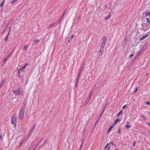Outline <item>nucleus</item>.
<instances>
[{"label": "nucleus", "instance_id": "f704fd0d", "mask_svg": "<svg viewBox=\"0 0 150 150\" xmlns=\"http://www.w3.org/2000/svg\"><path fill=\"white\" fill-rule=\"evenodd\" d=\"M141 117L142 118H143L144 119H145V116L144 115H141Z\"/></svg>", "mask_w": 150, "mask_h": 150}, {"label": "nucleus", "instance_id": "3c124183", "mask_svg": "<svg viewBox=\"0 0 150 150\" xmlns=\"http://www.w3.org/2000/svg\"><path fill=\"white\" fill-rule=\"evenodd\" d=\"M91 93H90V95H89L90 97H91Z\"/></svg>", "mask_w": 150, "mask_h": 150}, {"label": "nucleus", "instance_id": "ddd939ff", "mask_svg": "<svg viewBox=\"0 0 150 150\" xmlns=\"http://www.w3.org/2000/svg\"><path fill=\"white\" fill-rule=\"evenodd\" d=\"M4 1L5 0H4L0 4V6H1V7H2L3 6L4 4Z\"/></svg>", "mask_w": 150, "mask_h": 150}, {"label": "nucleus", "instance_id": "5701e85b", "mask_svg": "<svg viewBox=\"0 0 150 150\" xmlns=\"http://www.w3.org/2000/svg\"><path fill=\"white\" fill-rule=\"evenodd\" d=\"M146 21L148 23L150 24V20H149V18H146Z\"/></svg>", "mask_w": 150, "mask_h": 150}, {"label": "nucleus", "instance_id": "e433bc0d", "mask_svg": "<svg viewBox=\"0 0 150 150\" xmlns=\"http://www.w3.org/2000/svg\"><path fill=\"white\" fill-rule=\"evenodd\" d=\"M54 24V23H52V24H51L50 26H49V28H50V27H51V26H52Z\"/></svg>", "mask_w": 150, "mask_h": 150}, {"label": "nucleus", "instance_id": "1a4fd4ad", "mask_svg": "<svg viewBox=\"0 0 150 150\" xmlns=\"http://www.w3.org/2000/svg\"><path fill=\"white\" fill-rule=\"evenodd\" d=\"M36 125L35 124L33 127L31 129L30 131V132L32 133L34 129H35V127L36 126Z\"/></svg>", "mask_w": 150, "mask_h": 150}, {"label": "nucleus", "instance_id": "8fccbe9b", "mask_svg": "<svg viewBox=\"0 0 150 150\" xmlns=\"http://www.w3.org/2000/svg\"><path fill=\"white\" fill-rule=\"evenodd\" d=\"M129 124V122H127V125H128Z\"/></svg>", "mask_w": 150, "mask_h": 150}, {"label": "nucleus", "instance_id": "4c0bfd02", "mask_svg": "<svg viewBox=\"0 0 150 150\" xmlns=\"http://www.w3.org/2000/svg\"><path fill=\"white\" fill-rule=\"evenodd\" d=\"M3 85L0 83V89L2 88Z\"/></svg>", "mask_w": 150, "mask_h": 150}, {"label": "nucleus", "instance_id": "20e7f679", "mask_svg": "<svg viewBox=\"0 0 150 150\" xmlns=\"http://www.w3.org/2000/svg\"><path fill=\"white\" fill-rule=\"evenodd\" d=\"M84 65V64H83L81 66V67H80V69L79 70V74H78V77L77 78V80H76V86H77V83H78V79H79V76H80V75L81 74V71H82L83 70V69Z\"/></svg>", "mask_w": 150, "mask_h": 150}, {"label": "nucleus", "instance_id": "c85d7f7f", "mask_svg": "<svg viewBox=\"0 0 150 150\" xmlns=\"http://www.w3.org/2000/svg\"><path fill=\"white\" fill-rule=\"evenodd\" d=\"M108 147V149H109V148H110V147L109 146L108 147V144H107V145H106L105 148H107Z\"/></svg>", "mask_w": 150, "mask_h": 150}, {"label": "nucleus", "instance_id": "6e6d98bb", "mask_svg": "<svg viewBox=\"0 0 150 150\" xmlns=\"http://www.w3.org/2000/svg\"><path fill=\"white\" fill-rule=\"evenodd\" d=\"M10 28H11V27H10V28H9V30H10ZM9 31H10V30H9Z\"/></svg>", "mask_w": 150, "mask_h": 150}, {"label": "nucleus", "instance_id": "de8ad7c7", "mask_svg": "<svg viewBox=\"0 0 150 150\" xmlns=\"http://www.w3.org/2000/svg\"><path fill=\"white\" fill-rule=\"evenodd\" d=\"M103 111H104V110H103V111L102 112H101V115H102V114H103Z\"/></svg>", "mask_w": 150, "mask_h": 150}, {"label": "nucleus", "instance_id": "473e14b6", "mask_svg": "<svg viewBox=\"0 0 150 150\" xmlns=\"http://www.w3.org/2000/svg\"><path fill=\"white\" fill-rule=\"evenodd\" d=\"M103 48H102V47H100V51L101 52H103Z\"/></svg>", "mask_w": 150, "mask_h": 150}, {"label": "nucleus", "instance_id": "f257e3e1", "mask_svg": "<svg viewBox=\"0 0 150 150\" xmlns=\"http://www.w3.org/2000/svg\"><path fill=\"white\" fill-rule=\"evenodd\" d=\"M25 113V109L23 108H21L20 110L18 116L19 118L22 120L23 119Z\"/></svg>", "mask_w": 150, "mask_h": 150}, {"label": "nucleus", "instance_id": "72a5a7b5", "mask_svg": "<svg viewBox=\"0 0 150 150\" xmlns=\"http://www.w3.org/2000/svg\"><path fill=\"white\" fill-rule=\"evenodd\" d=\"M133 56H134V54H130L129 57L130 58V57H133Z\"/></svg>", "mask_w": 150, "mask_h": 150}, {"label": "nucleus", "instance_id": "393cba45", "mask_svg": "<svg viewBox=\"0 0 150 150\" xmlns=\"http://www.w3.org/2000/svg\"><path fill=\"white\" fill-rule=\"evenodd\" d=\"M8 59L6 57L4 60V62H6L7 60H8Z\"/></svg>", "mask_w": 150, "mask_h": 150}, {"label": "nucleus", "instance_id": "412c9836", "mask_svg": "<svg viewBox=\"0 0 150 150\" xmlns=\"http://www.w3.org/2000/svg\"><path fill=\"white\" fill-rule=\"evenodd\" d=\"M130 127H131L129 125H126L125 126V127H126V128H130Z\"/></svg>", "mask_w": 150, "mask_h": 150}, {"label": "nucleus", "instance_id": "bb28decb", "mask_svg": "<svg viewBox=\"0 0 150 150\" xmlns=\"http://www.w3.org/2000/svg\"><path fill=\"white\" fill-rule=\"evenodd\" d=\"M32 132H29V134L28 135V137H30V136L32 134Z\"/></svg>", "mask_w": 150, "mask_h": 150}, {"label": "nucleus", "instance_id": "6e6552de", "mask_svg": "<svg viewBox=\"0 0 150 150\" xmlns=\"http://www.w3.org/2000/svg\"><path fill=\"white\" fill-rule=\"evenodd\" d=\"M28 47H29V46L28 45H25L23 48V49L24 50V51H26Z\"/></svg>", "mask_w": 150, "mask_h": 150}, {"label": "nucleus", "instance_id": "864d4df0", "mask_svg": "<svg viewBox=\"0 0 150 150\" xmlns=\"http://www.w3.org/2000/svg\"><path fill=\"white\" fill-rule=\"evenodd\" d=\"M147 124L150 126V123H147Z\"/></svg>", "mask_w": 150, "mask_h": 150}, {"label": "nucleus", "instance_id": "9d476101", "mask_svg": "<svg viewBox=\"0 0 150 150\" xmlns=\"http://www.w3.org/2000/svg\"><path fill=\"white\" fill-rule=\"evenodd\" d=\"M145 15L146 16H149L150 17V11H147L145 13Z\"/></svg>", "mask_w": 150, "mask_h": 150}, {"label": "nucleus", "instance_id": "09e8293b", "mask_svg": "<svg viewBox=\"0 0 150 150\" xmlns=\"http://www.w3.org/2000/svg\"><path fill=\"white\" fill-rule=\"evenodd\" d=\"M73 36H72L71 37V39H73Z\"/></svg>", "mask_w": 150, "mask_h": 150}, {"label": "nucleus", "instance_id": "6ab92c4d", "mask_svg": "<svg viewBox=\"0 0 150 150\" xmlns=\"http://www.w3.org/2000/svg\"><path fill=\"white\" fill-rule=\"evenodd\" d=\"M120 121V120L119 119H116V120L115 121V124H117V122H118V121Z\"/></svg>", "mask_w": 150, "mask_h": 150}, {"label": "nucleus", "instance_id": "49530a36", "mask_svg": "<svg viewBox=\"0 0 150 150\" xmlns=\"http://www.w3.org/2000/svg\"><path fill=\"white\" fill-rule=\"evenodd\" d=\"M26 103V101H24V102H23V103L24 104H25Z\"/></svg>", "mask_w": 150, "mask_h": 150}, {"label": "nucleus", "instance_id": "39448f33", "mask_svg": "<svg viewBox=\"0 0 150 150\" xmlns=\"http://www.w3.org/2000/svg\"><path fill=\"white\" fill-rule=\"evenodd\" d=\"M148 28V27L147 26L143 25L142 28V30L144 31H146Z\"/></svg>", "mask_w": 150, "mask_h": 150}, {"label": "nucleus", "instance_id": "13d9d810", "mask_svg": "<svg viewBox=\"0 0 150 150\" xmlns=\"http://www.w3.org/2000/svg\"><path fill=\"white\" fill-rule=\"evenodd\" d=\"M116 149V150H118V149Z\"/></svg>", "mask_w": 150, "mask_h": 150}, {"label": "nucleus", "instance_id": "ea45409f", "mask_svg": "<svg viewBox=\"0 0 150 150\" xmlns=\"http://www.w3.org/2000/svg\"><path fill=\"white\" fill-rule=\"evenodd\" d=\"M137 89H138V87H137V88H136V89H135V91H134V92H135V93H136V92H137Z\"/></svg>", "mask_w": 150, "mask_h": 150}, {"label": "nucleus", "instance_id": "603ef678", "mask_svg": "<svg viewBox=\"0 0 150 150\" xmlns=\"http://www.w3.org/2000/svg\"><path fill=\"white\" fill-rule=\"evenodd\" d=\"M148 113L149 114H150V111H148Z\"/></svg>", "mask_w": 150, "mask_h": 150}, {"label": "nucleus", "instance_id": "a878e982", "mask_svg": "<svg viewBox=\"0 0 150 150\" xmlns=\"http://www.w3.org/2000/svg\"><path fill=\"white\" fill-rule=\"evenodd\" d=\"M12 53V52H11V53H10V54L9 55H8V56L6 57V58H7L8 59V58L9 57H10V56L11 54Z\"/></svg>", "mask_w": 150, "mask_h": 150}, {"label": "nucleus", "instance_id": "7ed1b4c3", "mask_svg": "<svg viewBox=\"0 0 150 150\" xmlns=\"http://www.w3.org/2000/svg\"><path fill=\"white\" fill-rule=\"evenodd\" d=\"M13 93L16 96L22 95L23 94V92L21 90H20L19 89L16 90H14Z\"/></svg>", "mask_w": 150, "mask_h": 150}, {"label": "nucleus", "instance_id": "f03ea898", "mask_svg": "<svg viewBox=\"0 0 150 150\" xmlns=\"http://www.w3.org/2000/svg\"><path fill=\"white\" fill-rule=\"evenodd\" d=\"M16 115H13L12 116L11 118V123L12 124L15 125V127H16Z\"/></svg>", "mask_w": 150, "mask_h": 150}, {"label": "nucleus", "instance_id": "2f4dec72", "mask_svg": "<svg viewBox=\"0 0 150 150\" xmlns=\"http://www.w3.org/2000/svg\"><path fill=\"white\" fill-rule=\"evenodd\" d=\"M106 41L103 40L102 44H105L106 43Z\"/></svg>", "mask_w": 150, "mask_h": 150}, {"label": "nucleus", "instance_id": "c03bdc74", "mask_svg": "<svg viewBox=\"0 0 150 150\" xmlns=\"http://www.w3.org/2000/svg\"><path fill=\"white\" fill-rule=\"evenodd\" d=\"M146 103H147L148 105H149L150 104L149 103V102L148 101Z\"/></svg>", "mask_w": 150, "mask_h": 150}, {"label": "nucleus", "instance_id": "9b49d317", "mask_svg": "<svg viewBox=\"0 0 150 150\" xmlns=\"http://www.w3.org/2000/svg\"><path fill=\"white\" fill-rule=\"evenodd\" d=\"M9 35V32H8V33L7 34V36L5 38L4 40L5 42H6L7 41L8 38V36Z\"/></svg>", "mask_w": 150, "mask_h": 150}, {"label": "nucleus", "instance_id": "423d86ee", "mask_svg": "<svg viewBox=\"0 0 150 150\" xmlns=\"http://www.w3.org/2000/svg\"><path fill=\"white\" fill-rule=\"evenodd\" d=\"M149 34H147V35H143L142 38H141L140 39V41L143 40L144 39L146 38L148 35Z\"/></svg>", "mask_w": 150, "mask_h": 150}, {"label": "nucleus", "instance_id": "b1692460", "mask_svg": "<svg viewBox=\"0 0 150 150\" xmlns=\"http://www.w3.org/2000/svg\"><path fill=\"white\" fill-rule=\"evenodd\" d=\"M107 38L106 37H104L103 38V40H105L106 41Z\"/></svg>", "mask_w": 150, "mask_h": 150}, {"label": "nucleus", "instance_id": "dca6fc26", "mask_svg": "<svg viewBox=\"0 0 150 150\" xmlns=\"http://www.w3.org/2000/svg\"><path fill=\"white\" fill-rule=\"evenodd\" d=\"M122 113V110H121L117 114V116H119L120 115H121Z\"/></svg>", "mask_w": 150, "mask_h": 150}, {"label": "nucleus", "instance_id": "37998d69", "mask_svg": "<svg viewBox=\"0 0 150 150\" xmlns=\"http://www.w3.org/2000/svg\"><path fill=\"white\" fill-rule=\"evenodd\" d=\"M28 65V63L26 64L24 66H25V67L26 66Z\"/></svg>", "mask_w": 150, "mask_h": 150}, {"label": "nucleus", "instance_id": "58836bf2", "mask_svg": "<svg viewBox=\"0 0 150 150\" xmlns=\"http://www.w3.org/2000/svg\"><path fill=\"white\" fill-rule=\"evenodd\" d=\"M29 137H28V136L26 138V139L25 140V141H26L29 138Z\"/></svg>", "mask_w": 150, "mask_h": 150}, {"label": "nucleus", "instance_id": "a19ab883", "mask_svg": "<svg viewBox=\"0 0 150 150\" xmlns=\"http://www.w3.org/2000/svg\"><path fill=\"white\" fill-rule=\"evenodd\" d=\"M104 6H105V8H107V7H108V6L107 5H105Z\"/></svg>", "mask_w": 150, "mask_h": 150}, {"label": "nucleus", "instance_id": "5fc2aeb1", "mask_svg": "<svg viewBox=\"0 0 150 150\" xmlns=\"http://www.w3.org/2000/svg\"><path fill=\"white\" fill-rule=\"evenodd\" d=\"M29 149H28V150H30V149L31 148H30V147H29Z\"/></svg>", "mask_w": 150, "mask_h": 150}, {"label": "nucleus", "instance_id": "4be33fe9", "mask_svg": "<svg viewBox=\"0 0 150 150\" xmlns=\"http://www.w3.org/2000/svg\"><path fill=\"white\" fill-rule=\"evenodd\" d=\"M18 0H13L11 1V3L12 4L15 2L17 1Z\"/></svg>", "mask_w": 150, "mask_h": 150}, {"label": "nucleus", "instance_id": "7c9ffc66", "mask_svg": "<svg viewBox=\"0 0 150 150\" xmlns=\"http://www.w3.org/2000/svg\"><path fill=\"white\" fill-rule=\"evenodd\" d=\"M136 144V143L135 142V141H134L133 143V146H135V144Z\"/></svg>", "mask_w": 150, "mask_h": 150}, {"label": "nucleus", "instance_id": "2eb2a0df", "mask_svg": "<svg viewBox=\"0 0 150 150\" xmlns=\"http://www.w3.org/2000/svg\"><path fill=\"white\" fill-rule=\"evenodd\" d=\"M39 42V40H36L34 41V43H33V45L36 44L38 42Z\"/></svg>", "mask_w": 150, "mask_h": 150}, {"label": "nucleus", "instance_id": "0eeeda50", "mask_svg": "<svg viewBox=\"0 0 150 150\" xmlns=\"http://www.w3.org/2000/svg\"><path fill=\"white\" fill-rule=\"evenodd\" d=\"M115 124H113L112 125L110 126V128L109 130L108 131V132H110V131L111 129H112L115 126Z\"/></svg>", "mask_w": 150, "mask_h": 150}, {"label": "nucleus", "instance_id": "c756f323", "mask_svg": "<svg viewBox=\"0 0 150 150\" xmlns=\"http://www.w3.org/2000/svg\"><path fill=\"white\" fill-rule=\"evenodd\" d=\"M105 44H102L101 45V47H102V48H104V47L105 46Z\"/></svg>", "mask_w": 150, "mask_h": 150}, {"label": "nucleus", "instance_id": "aec40b11", "mask_svg": "<svg viewBox=\"0 0 150 150\" xmlns=\"http://www.w3.org/2000/svg\"><path fill=\"white\" fill-rule=\"evenodd\" d=\"M5 80L4 79H3L1 80V82L0 83H1V84H2V85H3V84L5 82Z\"/></svg>", "mask_w": 150, "mask_h": 150}, {"label": "nucleus", "instance_id": "79ce46f5", "mask_svg": "<svg viewBox=\"0 0 150 150\" xmlns=\"http://www.w3.org/2000/svg\"><path fill=\"white\" fill-rule=\"evenodd\" d=\"M120 129L118 132V133H119V134H120Z\"/></svg>", "mask_w": 150, "mask_h": 150}, {"label": "nucleus", "instance_id": "c9c22d12", "mask_svg": "<svg viewBox=\"0 0 150 150\" xmlns=\"http://www.w3.org/2000/svg\"><path fill=\"white\" fill-rule=\"evenodd\" d=\"M126 105H124V106L123 107V108H122V109H125V107H126Z\"/></svg>", "mask_w": 150, "mask_h": 150}, {"label": "nucleus", "instance_id": "a211bd4d", "mask_svg": "<svg viewBox=\"0 0 150 150\" xmlns=\"http://www.w3.org/2000/svg\"><path fill=\"white\" fill-rule=\"evenodd\" d=\"M83 143H84L83 142H82L81 144V146H80V148H79V150H81V149L82 148V146H83Z\"/></svg>", "mask_w": 150, "mask_h": 150}, {"label": "nucleus", "instance_id": "a18cd8bd", "mask_svg": "<svg viewBox=\"0 0 150 150\" xmlns=\"http://www.w3.org/2000/svg\"><path fill=\"white\" fill-rule=\"evenodd\" d=\"M110 143L112 144L113 145H115V144L112 142H110Z\"/></svg>", "mask_w": 150, "mask_h": 150}, {"label": "nucleus", "instance_id": "f3484780", "mask_svg": "<svg viewBox=\"0 0 150 150\" xmlns=\"http://www.w3.org/2000/svg\"><path fill=\"white\" fill-rule=\"evenodd\" d=\"M25 68V66H24L22 68L20 69H18V71L19 73H20V70H23Z\"/></svg>", "mask_w": 150, "mask_h": 150}, {"label": "nucleus", "instance_id": "4468645a", "mask_svg": "<svg viewBox=\"0 0 150 150\" xmlns=\"http://www.w3.org/2000/svg\"><path fill=\"white\" fill-rule=\"evenodd\" d=\"M110 16H111V15H110V14H109L108 15L107 17L106 18H105V20H107V19H108V18H110Z\"/></svg>", "mask_w": 150, "mask_h": 150}, {"label": "nucleus", "instance_id": "cd10ccee", "mask_svg": "<svg viewBox=\"0 0 150 150\" xmlns=\"http://www.w3.org/2000/svg\"><path fill=\"white\" fill-rule=\"evenodd\" d=\"M32 132H29V134L28 135V137H30V136L32 134Z\"/></svg>", "mask_w": 150, "mask_h": 150}, {"label": "nucleus", "instance_id": "4d7b16f0", "mask_svg": "<svg viewBox=\"0 0 150 150\" xmlns=\"http://www.w3.org/2000/svg\"><path fill=\"white\" fill-rule=\"evenodd\" d=\"M148 132L149 133H150V131H149Z\"/></svg>", "mask_w": 150, "mask_h": 150}, {"label": "nucleus", "instance_id": "f8f14e48", "mask_svg": "<svg viewBox=\"0 0 150 150\" xmlns=\"http://www.w3.org/2000/svg\"><path fill=\"white\" fill-rule=\"evenodd\" d=\"M26 139H24L23 140V141L21 142V144L19 146V147H20V146H21L22 144L23 143V142L25 141V140Z\"/></svg>", "mask_w": 150, "mask_h": 150}]
</instances>
